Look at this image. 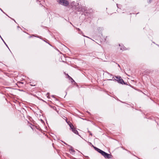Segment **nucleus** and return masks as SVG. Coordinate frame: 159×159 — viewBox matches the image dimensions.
<instances>
[{
  "label": "nucleus",
  "instance_id": "nucleus-1",
  "mask_svg": "<svg viewBox=\"0 0 159 159\" xmlns=\"http://www.w3.org/2000/svg\"><path fill=\"white\" fill-rule=\"evenodd\" d=\"M94 148L96 151L101 154L105 158L108 159L112 158V156L111 155L109 154L96 147H94Z\"/></svg>",
  "mask_w": 159,
  "mask_h": 159
},
{
  "label": "nucleus",
  "instance_id": "nucleus-2",
  "mask_svg": "<svg viewBox=\"0 0 159 159\" xmlns=\"http://www.w3.org/2000/svg\"><path fill=\"white\" fill-rule=\"evenodd\" d=\"M57 2L60 4L64 6H67L69 4V2L67 0H56Z\"/></svg>",
  "mask_w": 159,
  "mask_h": 159
},
{
  "label": "nucleus",
  "instance_id": "nucleus-3",
  "mask_svg": "<svg viewBox=\"0 0 159 159\" xmlns=\"http://www.w3.org/2000/svg\"><path fill=\"white\" fill-rule=\"evenodd\" d=\"M116 78L117 79V80L119 83H121V84H125L124 80L122 79L121 78V77H119V78L116 77Z\"/></svg>",
  "mask_w": 159,
  "mask_h": 159
},
{
  "label": "nucleus",
  "instance_id": "nucleus-4",
  "mask_svg": "<svg viewBox=\"0 0 159 159\" xmlns=\"http://www.w3.org/2000/svg\"><path fill=\"white\" fill-rule=\"evenodd\" d=\"M66 122L67 123H68V124L69 125V126H70V129H71L72 130V129H73L74 128V126L73 125L71 124V123H69L67 121V120L66 121Z\"/></svg>",
  "mask_w": 159,
  "mask_h": 159
},
{
  "label": "nucleus",
  "instance_id": "nucleus-5",
  "mask_svg": "<svg viewBox=\"0 0 159 159\" xmlns=\"http://www.w3.org/2000/svg\"><path fill=\"white\" fill-rule=\"evenodd\" d=\"M72 132L74 133L75 134H78V131L75 129V128L73 129H72Z\"/></svg>",
  "mask_w": 159,
  "mask_h": 159
},
{
  "label": "nucleus",
  "instance_id": "nucleus-6",
  "mask_svg": "<svg viewBox=\"0 0 159 159\" xmlns=\"http://www.w3.org/2000/svg\"><path fill=\"white\" fill-rule=\"evenodd\" d=\"M70 151H71L70 153H71L72 154H74L75 153V151L73 149H71L70 150Z\"/></svg>",
  "mask_w": 159,
  "mask_h": 159
},
{
  "label": "nucleus",
  "instance_id": "nucleus-7",
  "mask_svg": "<svg viewBox=\"0 0 159 159\" xmlns=\"http://www.w3.org/2000/svg\"><path fill=\"white\" fill-rule=\"evenodd\" d=\"M88 132L89 133L90 135H92V134L89 131Z\"/></svg>",
  "mask_w": 159,
  "mask_h": 159
},
{
  "label": "nucleus",
  "instance_id": "nucleus-8",
  "mask_svg": "<svg viewBox=\"0 0 159 159\" xmlns=\"http://www.w3.org/2000/svg\"><path fill=\"white\" fill-rule=\"evenodd\" d=\"M75 2H72V4H74V3ZM71 5L72 6V7H74V6H73L72 4V5Z\"/></svg>",
  "mask_w": 159,
  "mask_h": 159
},
{
  "label": "nucleus",
  "instance_id": "nucleus-9",
  "mask_svg": "<svg viewBox=\"0 0 159 159\" xmlns=\"http://www.w3.org/2000/svg\"><path fill=\"white\" fill-rule=\"evenodd\" d=\"M11 18V19L12 20H14V21L16 23V21L14 19H13V18Z\"/></svg>",
  "mask_w": 159,
  "mask_h": 159
},
{
  "label": "nucleus",
  "instance_id": "nucleus-10",
  "mask_svg": "<svg viewBox=\"0 0 159 159\" xmlns=\"http://www.w3.org/2000/svg\"><path fill=\"white\" fill-rule=\"evenodd\" d=\"M30 85H31V86H35V84H34V85H33V84H30Z\"/></svg>",
  "mask_w": 159,
  "mask_h": 159
},
{
  "label": "nucleus",
  "instance_id": "nucleus-11",
  "mask_svg": "<svg viewBox=\"0 0 159 159\" xmlns=\"http://www.w3.org/2000/svg\"><path fill=\"white\" fill-rule=\"evenodd\" d=\"M76 29H77V30H78L79 31H80V29H79V28H77Z\"/></svg>",
  "mask_w": 159,
  "mask_h": 159
},
{
  "label": "nucleus",
  "instance_id": "nucleus-12",
  "mask_svg": "<svg viewBox=\"0 0 159 159\" xmlns=\"http://www.w3.org/2000/svg\"><path fill=\"white\" fill-rule=\"evenodd\" d=\"M80 34H82L83 33H82V31H80Z\"/></svg>",
  "mask_w": 159,
  "mask_h": 159
},
{
  "label": "nucleus",
  "instance_id": "nucleus-13",
  "mask_svg": "<svg viewBox=\"0 0 159 159\" xmlns=\"http://www.w3.org/2000/svg\"><path fill=\"white\" fill-rule=\"evenodd\" d=\"M18 83V84H23V83H22V82H19V83Z\"/></svg>",
  "mask_w": 159,
  "mask_h": 159
},
{
  "label": "nucleus",
  "instance_id": "nucleus-14",
  "mask_svg": "<svg viewBox=\"0 0 159 159\" xmlns=\"http://www.w3.org/2000/svg\"><path fill=\"white\" fill-rule=\"evenodd\" d=\"M118 66H119V67H120V66L119 65V64H118Z\"/></svg>",
  "mask_w": 159,
  "mask_h": 159
},
{
  "label": "nucleus",
  "instance_id": "nucleus-15",
  "mask_svg": "<svg viewBox=\"0 0 159 159\" xmlns=\"http://www.w3.org/2000/svg\"><path fill=\"white\" fill-rule=\"evenodd\" d=\"M4 42V43H5V44L6 45V44H6V43H5V42Z\"/></svg>",
  "mask_w": 159,
  "mask_h": 159
},
{
  "label": "nucleus",
  "instance_id": "nucleus-16",
  "mask_svg": "<svg viewBox=\"0 0 159 159\" xmlns=\"http://www.w3.org/2000/svg\"><path fill=\"white\" fill-rule=\"evenodd\" d=\"M6 46H7V47H8V46H7V44H6Z\"/></svg>",
  "mask_w": 159,
  "mask_h": 159
},
{
  "label": "nucleus",
  "instance_id": "nucleus-17",
  "mask_svg": "<svg viewBox=\"0 0 159 159\" xmlns=\"http://www.w3.org/2000/svg\"><path fill=\"white\" fill-rule=\"evenodd\" d=\"M1 39H2V40L3 39L2 38V37H1Z\"/></svg>",
  "mask_w": 159,
  "mask_h": 159
},
{
  "label": "nucleus",
  "instance_id": "nucleus-18",
  "mask_svg": "<svg viewBox=\"0 0 159 159\" xmlns=\"http://www.w3.org/2000/svg\"><path fill=\"white\" fill-rule=\"evenodd\" d=\"M2 41H3V42H4L3 39H2Z\"/></svg>",
  "mask_w": 159,
  "mask_h": 159
}]
</instances>
